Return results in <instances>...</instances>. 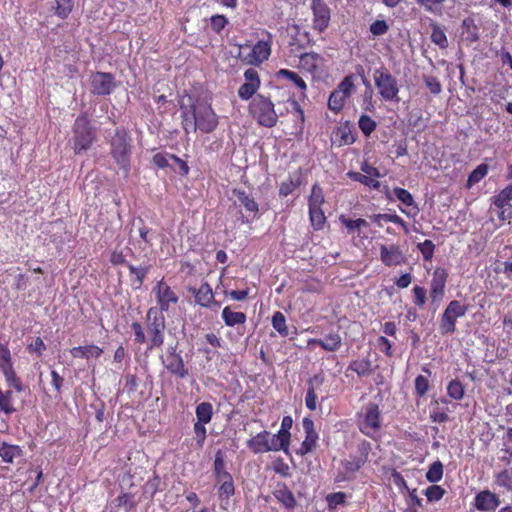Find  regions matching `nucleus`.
<instances>
[{
  "instance_id": "f257e3e1",
  "label": "nucleus",
  "mask_w": 512,
  "mask_h": 512,
  "mask_svg": "<svg viewBox=\"0 0 512 512\" xmlns=\"http://www.w3.org/2000/svg\"><path fill=\"white\" fill-rule=\"evenodd\" d=\"M131 329L134 333V342L137 344H147L148 350L160 348L165 339L166 321L164 315L156 307H150L146 313V332L140 322L131 323Z\"/></svg>"
},
{
  "instance_id": "f03ea898",
  "label": "nucleus",
  "mask_w": 512,
  "mask_h": 512,
  "mask_svg": "<svg viewBox=\"0 0 512 512\" xmlns=\"http://www.w3.org/2000/svg\"><path fill=\"white\" fill-rule=\"evenodd\" d=\"M181 124L187 134L196 132L197 129L203 133H211L218 125V116L208 104L181 106Z\"/></svg>"
},
{
  "instance_id": "7ed1b4c3",
  "label": "nucleus",
  "mask_w": 512,
  "mask_h": 512,
  "mask_svg": "<svg viewBox=\"0 0 512 512\" xmlns=\"http://www.w3.org/2000/svg\"><path fill=\"white\" fill-rule=\"evenodd\" d=\"M110 155L116 165L128 177L131 170L132 138L129 131L124 127L115 129L109 141Z\"/></svg>"
},
{
  "instance_id": "20e7f679",
  "label": "nucleus",
  "mask_w": 512,
  "mask_h": 512,
  "mask_svg": "<svg viewBox=\"0 0 512 512\" xmlns=\"http://www.w3.org/2000/svg\"><path fill=\"white\" fill-rule=\"evenodd\" d=\"M371 451L372 445L369 441L361 440L358 442L356 450L357 453L355 455L351 454L348 459L341 460V469L337 472L334 482L342 483L354 480L356 473L367 463Z\"/></svg>"
},
{
  "instance_id": "39448f33",
  "label": "nucleus",
  "mask_w": 512,
  "mask_h": 512,
  "mask_svg": "<svg viewBox=\"0 0 512 512\" xmlns=\"http://www.w3.org/2000/svg\"><path fill=\"white\" fill-rule=\"evenodd\" d=\"M248 112L260 126L272 128L278 123L279 117L270 96L255 95L249 103Z\"/></svg>"
},
{
  "instance_id": "423d86ee",
  "label": "nucleus",
  "mask_w": 512,
  "mask_h": 512,
  "mask_svg": "<svg viewBox=\"0 0 512 512\" xmlns=\"http://www.w3.org/2000/svg\"><path fill=\"white\" fill-rule=\"evenodd\" d=\"M231 194L234 197L233 206L240 213L238 221L249 224L260 218L259 203L251 192L243 188H233Z\"/></svg>"
},
{
  "instance_id": "0eeeda50",
  "label": "nucleus",
  "mask_w": 512,
  "mask_h": 512,
  "mask_svg": "<svg viewBox=\"0 0 512 512\" xmlns=\"http://www.w3.org/2000/svg\"><path fill=\"white\" fill-rule=\"evenodd\" d=\"M72 132L73 150L75 154H81L87 151L96 140L95 129L91 126L86 113L77 116L72 127Z\"/></svg>"
},
{
  "instance_id": "6e6552de",
  "label": "nucleus",
  "mask_w": 512,
  "mask_h": 512,
  "mask_svg": "<svg viewBox=\"0 0 512 512\" xmlns=\"http://www.w3.org/2000/svg\"><path fill=\"white\" fill-rule=\"evenodd\" d=\"M381 422V411L377 403L368 402L356 413L357 428L368 437L373 438L379 432Z\"/></svg>"
},
{
  "instance_id": "1a4fd4ad",
  "label": "nucleus",
  "mask_w": 512,
  "mask_h": 512,
  "mask_svg": "<svg viewBox=\"0 0 512 512\" xmlns=\"http://www.w3.org/2000/svg\"><path fill=\"white\" fill-rule=\"evenodd\" d=\"M263 37L259 39L248 54L240 51L239 58L247 65L259 66L267 61L272 52L273 35L268 31H263Z\"/></svg>"
},
{
  "instance_id": "9d476101",
  "label": "nucleus",
  "mask_w": 512,
  "mask_h": 512,
  "mask_svg": "<svg viewBox=\"0 0 512 512\" xmlns=\"http://www.w3.org/2000/svg\"><path fill=\"white\" fill-rule=\"evenodd\" d=\"M468 311V304H462L458 300L450 301L439 318L440 334H453L456 331L457 320L464 317Z\"/></svg>"
},
{
  "instance_id": "9b49d317",
  "label": "nucleus",
  "mask_w": 512,
  "mask_h": 512,
  "mask_svg": "<svg viewBox=\"0 0 512 512\" xmlns=\"http://www.w3.org/2000/svg\"><path fill=\"white\" fill-rule=\"evenodd\" d=\"M246 446L253 454H262L270 451L277 452L280 450L284 451L285 453L288 452L283 444H280V441L276 435L271 434L267 430H263L248 439Z\"/></svg>"
},
{
  "instance_id": "f8f14e48",
  "label": "nucleus",
  "mask_w": 512,
  "mask_h": 512,
  "mask_svg": "<svg viewBox=\"0 0 512 512\" xmlns=\"http://www.w3.org/2000/svg\"><path fill=\"white\" fill-rule=\"evenodd\" d=\"M380 97L385 101H398L399 85L397 79L386 69H377L373 75Z\"/></svg>"
},
{
  "instance_id": "ddd939ff",
  "label": "nucleus",
  "mask_w": 512,
  "mask_h": 512,
  "mask_svg": "<svg viewBox=\"0 0 512 512\" xmlns=\"http://www.w3.org/2000/svg\"><path fill=\"white\" fill-rule=\"evenodd\" d=\"M0 372L9 387L14 388L19 393L24 391V385L13 367L12 355L7 342H0Z\"/></svg>"
},
{
  "instance_id": "4468645a",
  "label": "nucleus",
  "mask_w": 512,
  "mask_h": 512,
  "mask_svg": "<svg viewBox=\"0 0 512 512\" xmlns=\"http://www.w3.org/2000/svg\"><path fill=\"white\" fill-rule=\"evenodd\" d=\"M152 293L158 305L156 308L162 314L163 312H168L172 306L177 305L179 302L178 293L170 287L164 278L155 283Z\"/></svg>"
},
{
  "instance_id": "2eb2a0df",
  "label": "nucleus",
  "mask_w": 512,
  "mask_h": 512,
  "mask_svg": "<svg viewBox=\"0 0 512 512\" xmlns=\"http://www.w3.org/2000/svg\"><path fill=\"white\" fill-rule=\"evenodd\" d=\"M117 87L115 77L109 72H93L90 76V92L96 96H108Z\"/></svg>"
},
{
  "instance_id": "dca6fc26",
  "label": "nucleus",
  "mask_w": 512,
  "mask_h": 512,
  "mask_svg": "<svg viewBox=\"0 0 512 512\" xmlns=\"http://www.w3.org/2000/svg\"><path fill=\"white\" fill-rule=\"evenodd\" d=\"M339 221L345 226L348 235H352L355 246H362L368 239L365 230L369 227V223L363 219H350L345 215L339 216Z\"/></svg>"
},
{
  "instance_id": "f3484780",
  "label": "nucleus",
  "mask_w": 512,
  "mask_h": 512,
  "mask_svg": "<svg viewBox=\"0 0 512 512\" xmlns=\"http://www.w3.org/2000/svg\"><path fill=\"white\" fill-rule=\"evenodd\" d=\"M313 13L312 27L318 33L324 32L330 23L331 10L324 0H311Z\"/></svg>"
},
{
  "instance_id": "a211bd4d",
  "label": "nucleus",
  "mask_w": 512,
  "mask_h": 512,
  "mask_svg": "<svg viewBox=\"0 0 512 512\" xmlns=\"http://www.w3.org/2000/svg\"><path fill=\"white\" fill-rule=\"evenodd\" d=\"M302 426L305 432V439L296 451L299 456H305L314 451L318 446L319 440V434L315 430L314 421L310 417L303 418Z\"/></svg>"
},
{
  "instance_id": "6ab92c4d",
  "label": "nucleus",
  "mask_w": 512,
  "mask_h": 512,
  "mask_svg": "<svg viewBox=\"0 0 512 512\" xmlns=\"http://www.w3.org/2000/svg\"><path fill=\"white\" fill-rule=\"evenodd\" d=\"M379 259L386 267L401 266L406 263V256L397 244H380Z\"/></svg>"
},
{
  "instance_id": "aec40b11",
  "label": "nucleus",
  "mask_w": 512,
  "mask_h": 512,
  "mask_svg": "<svg viewBox=\"0 0 512 512\" xmlns=\"http://www.w3.org/2000/svg\"><path fill=\"white\" fill-rule=\"evenodd\" d=\"M447 280V270L441 267H437L432 274V279L429 285V296L432 304L439 303L443 300Z\"/></svg>"
},
{
  "instance_id": "412c9836",
  "label": "nucleus",
  "mask_w": 512,
  "mask_h": 512,
  "mask_svg": "<svg viewBox=\"0 0 512 512\" xmlns=\"http://www.w3.org/2000/svg\"><path fill=\"white\" fill-rule=\"evenodd\" d=\"M162 363L166 370L176 378L184 379L189 375L182 356L176 352V347L168 350L166 358L162 359Z\"/></svg>"
},
{
  "instance_id": "4be33fe9",
  "label": "nucleus",
  "mask_w": 512,
  "mask_h": 512,
  "mask_svg": "<svg viewBox=\"0 0 512 512\" xmlns=\"http://www.w3.org/2000/svg\"><path fill=\"white\" fill-rule=\"evenodd\" d=\"M324 384L323 374H315L307 381V391L305 396V405L308 410L315 411L317 409L318 395L317 391Z\"/></svg>"
},
{
  "instance_id": "5701e85b",
  "label": "nucleus",
  "mask_w": 512,
  "mask_h": 512,
  "mask_svg": "<svg viewBox=\"0 0 512 512\" xmlns=\"http://www.w3.org/2000/svg\"><path fill=\"white\" fill-rule=\"evenodd\" d=\"M499 505V496L490 490H482L474 498V507L481 512L494 511Z\"/></svg>"
},
{
  "instance_id": "b1692460",
  "label": "nucleus",
  "mask_w": 512,
  "mask_h": 512,
  "mask_svg": "<svg viewBox=\"0 0 512 512\" xmlns=\"http://www.w3.org/2000/svg\"><path fill=\"white\" fill-rule=\"evenodd\" d=\"M190 291L194 294L196 304L202 307L211 308L213 305H220L215 300L213 290L208 282H204L198 289H191Z\"/></svg>"
},
{
  "instance_id": "393cba45",
  "label": "nucleus",
  "mask_w": 512,
  "mask_h": 512,
  "mask_svg": "<svg viewBox=\"0 0 512 512\" xmlns=\"http://www.w3.org/2000/svg\"><path fill=\"white\" fill-rule=\"evenodd\" d=\"M307 345L319 346L327 352H335L342 346V337L338 332L329 333L324 339L310 338L307 341Z\"/></svg>"
},
{
  "instance_id": "a878e982",
  "label": "nucleus",
  "mask_w": 512,
  "mask_h": 512,
  "mask_svg": "<svg viewBox=\"0 0 512 512\" xmlns=\"http://www.w3.org/2000/svg\"><path fill=\"white\" fill-rule=\"evenodd\" d=\"M323 57L315 52H306L299 57V68L308 73H316L323 63Z\"/></svg>"
},
{
  "instance_id": "bb28decb",
  "label": "nucleus",
  "mask_w": 512,
  "mask_h": 512,
  "mask_svg": "<svg viewBox=\"0 0 512 512\" xmlns=\"http://www.w3.org/2000/svg\"><path fill=\"white\" fill-rule=\"evenodd\" d=\"M303 183L301 169L294 171L288 175V178L279 186V196L287 197L297 190Z\"/></svg>"
},
{
  "instance_id": "cd10ccee",
  "label": "nucleus",
  "mask_w": 512,
  "mask_h": 512,
  "mask_svg": "<svg viewBox=\"0 0 512 512\" xmlns=\"http://www.w3.org/2000/svg\"><path fill=\"white\" fill-rule=\"evenodd\" d=\"M73 358H82L90 360L91 358H99L103 354V349L95 344L85 346H77L70 349Z\"/></svg>"
},
{
  "instance_id": "c85d7f7f",
  "label": "nucleus",
  "mask_w": 512,
  "mask_h": 512,
  "mask_svg": "<svg viewBox=\"0 0 512 512\" xmlns=\"http://www.w3.org/2000/svg\"><path fill=\"white\" fill-rule=\"evenodd\" d=\"M371 220L373 223L377 224L379 227H382V223L391 222L400 226L405 233H409V228L407 222H405L399 215L396 213H378L371 216Z\"/></svg>"
},
{
  "instance_id": "c756f323",
  "label": "nucleus",
  "mask_w": 512,
  "mask_h": 512,
  "mask_svg": "<svg viewBox=\"0 0 512 512\" xmlns=\"http://www.w3.org/2000/svg\"><path fill=\"white\" fill-rule=\"evenodd\" d=\"M273 495L287 509H292L296 506V499L293 493L284 483L276 486V489L273 491Z\"/></svg>"
},
{
  "instance_id": "7c9ffc66",
  "label": "nucleus",
  "mask_w": 512,
  "mask_h": 512,
  "mask_svg": "<svg viewBox=\"0 0 512 512\" xmlns=\"http://www.w3.org/2000/svg\"><path fill=\"white\" fill-rule=\"evenodd\" d=\"M221 317L228 327H234L236 325H243L246 320L247 316L244 312H236L233 311L230 306H226L223 308Z\"/></svg>"
},
{
  "instance_id": "2f4dec72",
  "label": "nucleus",
  "mask_w": 512,
  "mask_h": 512,
  "mask_svg": "<svg viewBox=\"0 0 512 512\" xmlns=\"http://www.w3.org/2000/svg\"><path fill=\"white\" fill-rule=\"evenodd\" d=\"M293 425V419L291 416H284L281 421V427L279 431L275 434L276 437L279 439L280 444H283V446L289 450L290 446V440H291V433L290 429Z\"/></svg>"
},
{
  "instance_id": "473e14b6",
  "label": "nucleus",
  "mask_w": 512,
  "mask_h": 512,
  "mask_svg": "<svg viewBox=\"0 0 512 512\" xmlns=\"http://www.w3.org/2000/svg\"><path fill=\"white\" fill-rule=\"evenodd\" d=\"M334 134L336 142L339 146L351 145L356 141L353 128L348 124L338 127Z\"/></svg>"
},
{
  "instance_id": "72a5a7b5",
  "label": "nucleus",
  "mask_w": 512,
  "mask_h": 512,
  "mask_svg": "<svg viewBox=\"0 0 512 512\" xmlns=\"http://www.w3.org/2000/svg\"><path fill=\"white\" fill-rule=\"evenodd\" d=\"M23 455L20 446L2 442L0 445V457L5 463H13L16 458Z\"/></svg>"
},
{
  "instance_id": "f704fd0d",
  "label": "nucleus",
  "mask_w": 512,
  "mask_h": 512,
  "mask_svg": "<svg viewBox=\"0 0 512 512\" xmlns=\"http://www.w3.org/2000/svg\"><path fill=\"white\" fill-rule=\"evenodd\" d=\"M129 273L132 275L131 278V284L135 289H139L143 283L144 280L149 273L150 266H140L136 267L132 264H127Z\"/></svg>"
},
{
  "instance_id": "c9c22d12",
  "label": "nucleus",
  "mask_w": 512,
  "mask_h": 512,
  "mask_svg": "<svg viewBox=\"0 0 512 512\" xmlns=\"http://www.w3.org/2000/svg\"><path fill=\"white\" fill-rule=\"evenodd\" d=\"M348 370L355 372L359 377H366L373 371L372 362L368 358L355 359L349 363Z\"/></svg>"
},
{
  "instance_id": "e433bc0d",
  "label": "nucleus",
  "mask_w": 512,
  "mask_h": 512,
  "mask_svg": "<svg viewBox=\"0 0 512 512\" xmlns=\"http://www.w3.org/2000/svg\"><path fill=\"white\" fill-rule=\"evenodd\" d=\"M463 35L465 40L469 43H475L479 40V28L475 23L474 18L467 17L462 21Z\"/></svg>"
},
{
  "instance_id": "4c0bfd02",
  "label": "nucleus",
  "mask_w": 512,
  "mask_h": 512,
  "mask_svg": "<svg viewBox=\"0 0 512 512\" xmlns=\"http://www.w3.org/2000/svg\"><path fill=\"white\" fill-rule=\"evenodd\" d=\"M196 422L208 424L213 417V406L210 402H201L195 408Z\"/></svg>"
},
{
  "instance_id": "58836bf2",
  "label": "nucleus",
  "mask_w": 512,
  "mask_h": 512,
  "mask_svg": "<svg viewBox=\"0 0 512 512\" xmlns=\"http://www.w3.org/2000/svg\"><path fill=\"white\" fill-rule=\"evenodd\" d=\"M309 219L314 230H322L326 223V216L322 207H308Z\"/></svg>"
},
{
  "instance_id": "ea45409f",
  "label": "nucleus",
  "mask_w": 512,
  "mask_h": 512,
  "mask_svg": "<svg viewBox=\"0 0 512 512\" xmlns=\"http://www.w3.org/2000/svg\"><path fill=\"white\" fill-rule=\"evenodd\" d=\"M235 494V485L234 481L226 483H222L218 487V498L221 501V508L227 509V505L229 504V499Z\"/></svg>"
},
{
  "instance_id": "a19ab883",
  "label": "nucleus",
  "mask_w": 512,
  "mask_h": 512,
  "mask_svg": "<svg viewBox=\"0 0 512 512\" xmlns=\"http://www.w3.org/2000/svg\"><path fill=\"white\" fill-rule=\"evenodd\" d=\"M276 77L278 79H287L291 81L296 87H298L301 91H306L307 85L305 81L294 71L288 69H280L276 73Z\"/></svg>"
},
{
  "instance_id": "79ce46f5",
  "label": "nucleus",
  "mask_w": 512,
  "mask_h": 512,
  "mask_svg": "<svg viewBox=\"0 0 512 512\" xmlns=\"http://www.w3.org/2000/svg\"><path fill=\"white\" fill-rule=\"evenodd\" d=\"M348 97L334 89L328 98V108L334 113H339L345 106Z\"/></svg>"
},
{
  "instance_id": "37998d69",
  "label": "nucleus",
  "mask_w": 512,
  "mask_h": 512,
  "mask_svg": "<svg viewBox=\"0 0 512 512\" xmlns=\"http://www.w3.org/2000/svg\"><path fill=\"white\" fill-rule=\"evenodd\" d=\"M271 324L281 337H287L289 335V328L286 323V317L281 311H275L273 313Z\"/></svg>"
},
{
  "instance_id": "c03bdc74",
  "label": "nucleus",
  "mask_w": 512,
  "mask_h": 512,
  "mask_svg": "<svg viewBox=\"0 0 512 512\" xmlns=\"http://www.w3.org/2000/svg\"><path fill=\"white\" fill-rule=\"evenodd\" d=\"M347 176L354 181L360 182L366 187L374 190H378L380 188V182L377 179H374L368 175L362 174L360 172L349 171Z\"/></svg>"
},
{
  "instance_id": "a18cd8bd",
  "label": "nucleus",
  "mask_w": 512,
  "mask_h": 512,
  "mask_svg": "<svg viewBox=\"0 0 512 512\" xmlns=\"http://www.w3.org/2000/svg\"><path fill=\"white\" fill-rule=\"evenodd\" d=\"M512 200V184L507 185L501 191H499L496 195H494L491 199L492 204L496 208H502L506 204H510Z\"/></svg>"
},
{
  "instance_id": "49530a36",
  "label": "nucleus",
  "mask_w": 512,
  "mask_h": 512,
  "mask_svg": "<svg viewBox=\"0 0 512 512\" xmlns=\"http://www.w3.org/2000/svg\"><path fill=\"white\" fill-rule=\"evenodd\" d=\"M447 395L453 400H462L465 395V387L463 383L458 379L451 380L447 385Z\"/></svg>"
},
{
  "instance_id": "de8ad7c7",
  "label": "nucleus",
  "mask_w": 512,
  "mask_h": 512,
  "mask_svg": "<svg viewBox=\"0 0 512 512\" xmlns=\"http://www.w3.org/2000/svg\"><path fill=\"white\" fill-rule=\"evenodd\" d=\"M324 203L325 197L323 189L318 183H315L308 197V207H322Z\"/></svg>"
},
{
  "instance_id": "09e8293b",
  "label": "nucleus",
  "mask_w": 512,
  "mask_h": 512,
  "mask_svg": "<svg viewBox=\"0 0 512 512\" xmlns=\"http://www.w3.org/2000/svg\"><path fill=\"white\" fill-rule=\"evenodd\" d=\"M354 74L346 75L343 80L337 85L336 90L344 94L346 97H350L356 91V85L354 83Z\"/></svg>"
},
{
  "instance_id": "8fccbe9b",
  "label": "nucleus",
  "mask_w": 512,
  "mask_h": 512,
  "mask_svg": "<svg viewBox=\"0 0 512 512\" xmlns=\"http://www.w3.org/2000/svg\"><path fill=\"white\" fill-rule=\"evenodd\" d=\"M55 15L61 19H66L74 8V0H55Z\"/></svg>"
},
{
  "instance_id": "3c124183",
  "label": "nucleus",
  "mask_w": 512,
  "mask_h": 512,
  "mask_svg": "<svg viewBox=\"0 0 512 512\" xmlns=\"http://www.w3.org/2000/svg\"><path fill=\"white\" fill-rule=\"evenodd\" d=\"M444 467L441 461L433 462L426 473V479L431 483L439 482L443 477Z\"/></svg>"
},
{
  "instance_id": "603ef678",
  "label": "nucleus",
  "mask_w": 512,
  "mask_h": 512,
  "mask_svg": "<svg viewBox=\"0 0 512 512\" xmlns=\"http://www.w3.org/2000/svg\"><path fill=\"white\" fill-rule=\"evenodd\" d=\"M358 126L361 132L366 136L369 137L376 129L377 123L374 119H372L370 116L363 114L360 116L358 120Z\"/></svg>"
},
{
  "instance_id": "864d4df0",
  "label": "nucleus",
  "mask_w": 512,
  "mask_h": 512,
  "mask_svg": "<svg viewBox=\"0 0 512 512\" xmlns=\"http://www.w3.org/2000/svg\"><path fill=\"white\" fill-rule=\"evenodd\" d=\"M488 165L480 164L478 165L468 176L467 186L470 188L474 184L480 182L488 173Z\"/></svg>"
},
{
  "instance_id": "5fc2aeb1",
  "label": "nucleus",
  "mask_w": 512,
  "mask_h": 512,
  "mask_svg": "<svg viewBox=\"0 0 512 512\" xmlns=\"http://www.w3.org/2000/svg\"><path fill=\"white\" fill-rule=\"evenodd\" d=\"M431 28V41L440 48H446L448 46V40L445 31L437 24H432Z\"/></svg>"
},
{
  "instance_id": "6e6d98bb",
  "label": "nucleus",
  "mask_w": 512,
  "mask_h": 512,
  "mask_svg": "<svg viewBox=\"0 0 512 512\" xmlns=\"http://www.w3.org/2000/svg\"><path fill=\"white\" fill-rule=\"evenodd\" d=\"M117 506L124 508L126 512H130L136 507V501L132 493H121L116 498Z\"/></svg>"
},
{
  "instance_id": "4d7b16f0",
  "label": "nucleus",
  "mask_w": 512,
  "mask_h": 512,
  "mask_svg": "<svg viewBox=\"0 0 512 512\" xmlns=\"http://www.w3.org/2000/svg\"><path fill=\"white\" fill-rule=\"evenodd\" d=\"M417 4L422 6L426 12L433 14H440L442 10V4L446 0H415Z\"/></svg>"
},
{
  "instance_id": "13d9d810",
  "label": "nucleus",
  "mask_w": 512,
  "mask_h": 512,
  "mask_svg": "<svg viewBox=\"0 0 512 512\" xmlns=\"http://www.w3.org/2000/svg\"><path fill=\"white\" fill-rule=\"evenodd\" d=\"M495 483L507 491H512V473L507 469L500 471L495 475Z\"/></svg>"
},
{
  "instance_id": "bf43d9fd",
  "label": "nucleus",
  "mask_w": 512,
  "mask_h": 512,
  "mask_svg": "<svg viewBox=\"0 0 512 512\" xmlns=\"http://www.w3.org/2000/svg\"><path fill=\"white\" fill-rule=\"evenodd\" d=\"M259 87L254 86L253 84L243 83L237 91L238 97L243 101L252 100L255 95H257Z\"/></svg>"
},
{
  "instance_id": "052dcab7",
  "label": "nucleus",
  "mask_w": 512,
  "mask_h": 512,
  "mask_svg": "<svg viewBox=\"0 0 512 512\" xmlns=\"http://www.w3.org/2000/svg\"><path fill=\"white\" fill-rule=\"evenodd\" d=\"M193 432L197 448H202L207 438L206 424L195 422L193 424Z\"/></svg>"
},
{
  "instance_id": "680f3d73",
  "label": "nucleus",
  "mask_w": 512,
  "mask_h": 512,
  "mask_svg": "<svg viewBox=\"0 0 512 512\" xmlns=\"http://www.w3.org/2000/svg\"><path fill=\"white\" fill-rule=\"evenodd\" d=\"M393 194L397 198V200H399L405 206L415 205L414 198L408 190L401 187H395L393 189Z\"/></svg>"
},
{
  "instance_id": "e2e57ef3",
  "label": "nucleus",
  "mask_w": 512,
  "mask_h": 512,
  "mask_svg": "<svg viewBox=\"0 0 512 512\" xmlns=\"http://www.w3.org/2000/svg\"><path fill=\"white\" fill-rule=\"evenodd\" d=\"M417 249L425 261H431L435 252V244L431 240H425L417 244Z\"/></svg>"
},
{
  "instance_id": "0e129e2a",
  "label": "nucleus",
  "mask_w": 512,
  "mask_h": 512,
  "mask_svg": "<svg viewBox=\"0 0 512 512\" xmlns=\"http://www.w3.org/2000/svg\"><path fill=\"white\" fill-rule=\"evenodd\" d=\"M424 494L429 502H436L443 498L445 489L439 485H431L426 488Z\"/></svg>"
},
{
  "instance_id": "69168bd1",
  "label": "nucleus",
  "mask_w": 512,
  "mask_h": 512,
  "mask_svg": "<svg viewBox=\"0 0 512 512\" xmlns=\"http://www.w3.org/2000/svg\"><path fill=\"white\" fill-rule=\"evenodd\" d=\"M423 82L425 83L426 87L429 89V91L432 94L438 95L441 93L442 85L437 77H435L433 75L424 74Z\"/></svg>"
},
{
  "instance_id": "338daca9",
  "label": "nucleus",
  "mask_w": 512,
  "mask_h": 512,
  "mask_svg": "<svg viewBox=\"0 0 512 512\" xmlns=\"http://www.w3.org/2000/svg\"><path fill=\"white\" fill-rule=\"evenodd\" d=\"M227 24L228 19L222 14H215L210 17L211 30L217 34L221 33Z\"/></svg>"
},
{
  "instance_id": "774afa93",
  "label": "nucleus",
  "mask_w": 512,
  "mask_h": 512,
  "mask_svg": "<svg viewBox=\"0 0 512 512\" xmlns=\"http://www.w3.org/2000/svg\"><path fill=\"white\" fill-rule=\"evenodd\" d=\"M272 469L276 474H279L282 477L286 478L291 476L289 465L281 457H278L273 461Z\"/></svg>"
}]
</instances>
